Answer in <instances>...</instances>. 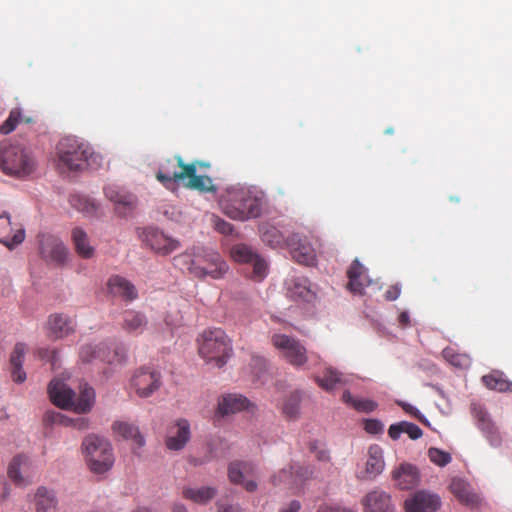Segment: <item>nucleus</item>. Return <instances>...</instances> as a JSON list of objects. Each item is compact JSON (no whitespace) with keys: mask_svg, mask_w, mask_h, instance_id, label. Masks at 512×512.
Here are the masks:
<instances>
[{"mask_svg":"<svg viewBox=\"0 0 512 512\" xmlns=\"http://www.w3.org/2000/svg\"><path fill=\"white\" fill-rule=\"evenodd\" d=\"M287 296L296 302H311L316 294L310 281L304 276H292L285 282Z\"/></svg>","mask_w":512,"mask_h":512,"instance_id":"6ab92c4d","label":"nucleus"},{"mask_svg":"<svg viewBox=\"0 0 512 512\" xmlns=\"http://www.w3.org/2000/svg\"><path fill=\"white\" fill-rule=\"evenodd\" d=\"M1 227L7 229L11 225L9 214L6 212L0 213Z\"/></svg>","mask_w":512,"mask_h":512,"instance_id":"052dcab7","label":"nucleus"},{"mask_svg":"<svg viewBox=\"0 0 512 512\" xmlns=\"http://www.w3.org/2000/svg\"><path fill=\"white\" fill-rule=\"evenodd\" d=\"M95 401V392L92 387L85 385L77 399L74 398V404L72 410L78 413L89 412Z\"/></svg>","mask_w":512,"mask_h":512,"instance_id":"a19ab883","label":"nucleus"},{"mask_svg":"<svg viewBox=\"0 0 512 512\" xmlns=\"http://www.w3.org/2000/svg\"><path fill=\"white\" fill-rule=\"evenodd\" d=\"M34 354L40 360L50 362L52 369H56L58 367L59 357L56 349L38 348Z\"/></svg>","mask_w":512,"mask_h":512,"instance_id":"09e8293b","label":"nucleus"},{"mask_svg":"<svg viewBox=\"0 0 512 512\" xmlns=\"http://www.w3.org/2000/svg\"><path fill=\"white\" fill-rule=\"evenodd\" d=\"M186 179H188V182L185 184V187L189 189L200 192L216 191V186L214 185L213 180L206 175H197V173H195V168L191 175H186Z\"/></svg>","mask_w":512,"mask_h":512,"instance_id":"58836bf2","label":"nucleus"},{"mask_svg":"<svg viewBox=\"0 0 512 512\" xmlns=\"http://www.w3.org/2000/svg\"><path fill=\"white\" fill-rule=\"evenodd\" d=\"M300 509V503L298 501H292L289 504V507L283 509L281 512H298Z\"/></svg>","mask_w":512,"mask_h":512,"instance_id":"e2e57ef3","label":"nucleus"},{"mask_svg":"<svg viewBox=\"0 0 512 512\" xmlns=\"http://www.w3.org/2000/svg\"><path fill=\"white\" fill-rule=\"evenodd\" d=\"M37 168V161L30 149L10 141L0 143V169L16 178H26Z\"/></svg>","mask_w":512,"mask_h":512,"instance_id":"f03ea898","label":"nucleus"},{"mask_svg":"<svg viewBox=\"0 0 512 512\" xmlns=\"http://www.w3.org/2000/svg\"><path fill=\"white\" fill-rule=\"evenodd\" d=\"M249 400L239 394H228L218 401L217 414L226 416L240 412L249 407Z\"/></svg>","mask_w":512,"mask_h":512,"instance_id":"c85d7f7f","label":"nucleus"},{"mask_svg":"<svg viewBox=\"0 0 512 512\" xmlns=\"http://www.w3.org/2000/svg\"><path fill=\"white\" fill-rule=\"evenodd\" d=\"M90 470L97 474L107 472L114 463L111 444L97 435L87 436L82 444Z\"/></svg>","mask_w":512,"mask_h":512,"instance_id":"0eeeda50","label":"nucleus"},{"mask_svg":"<svg viewBox=\"0 0 512 512\" xmlns=\"http://www.w3.org/2000/svg\"><path fill=\"white\" fill-rule=\"evenodd\" d=\"M48 336L52 339H62L75 330L74 321L63 313H55L49 316L48 322Z\"/></svg>","mask_w":512,"mask_h":512,"instance_id":"b1692460","label":"nucleus"},{"mask_svg":"<svg viewBox=\"0 0 512 512\" xmlns=\"http://www.w3.org/2000/svg\"><path fill=\"white\" fill-rule=\"evenodd\" d=\"M256 467L250 462H233L229 465L228 476L231 482L241 484L248 492H253L257 488L254 480L247 477L254 476Z\"/></svg>","mask_w":512,"mask_h":512,"instance_id":"412c9836","label":"nucleus"},{"mask_svg":"<svg viewBox=\"0 0 512 512\" xmlns=\"http://www.w3.org/2000/svg\"><path fill=\"white\" fill-rule=\"evenodd\" d=\"M108 292L114 297H120L125 301H133L138 297L135 286L126 278L113 275L107 282Z\"/></svg>","mask_w":512,"mask_h":512,"instance_id":"bb28decb","label":"nucleus"},{"mask_svg":"<svg viewBox=\"0 0 512 512\" xmlns=\"http://www.w3.org/2000/svg\"><path fill=\"white\" fill-rule=\"evenodd\" d=\"M71 239L76 253L84 259H90L94 256L95 249L90 245L87 233L80 227H75L71 231Z\"/></svg>","mask_w":512,"mask_h":512,"instance_id":"2f4dec72","label":"nucleus"},{"mask_svg":"<svg viewBox=\"0 0 512 512\" xmlns=\"http://www.w3.org/2000/svg\"><path fill=\"white\" fill-rule=\"evenodd\" d=\"M36 512H54L57 507L55 493L46 487H39L35 494Z\"/></svg>","mask_w":512,"mask_h":512,"instance_id":"c9c22d12","label":"nucleus"},{"mask_svg":"<svg viewBox=\"0 0 512 512\" xmlns=\"http://www.w3.org/2000/svg\"><path fill=\"white\" fill-rule=\"evenodd\" d=\"M262 241L271 248H283L287 246V239L275 226L264 223L259 227Z\"/></svg>","mask_w":512,"mask_h":512,"instance_id":"f704fd0d","label":"nucleus"},{"mask_svg":"<svg viewBox=\"0 0 512 512\" xmlns=\"http://www.w3.org/2000/svg\"><path fill=\"white\" fill-rule=\"evenodd\" d=\"M293 466H290L289 469H282L277 475L272 477V483L274 485H280L282 483L288 484L290 486L296 484L297 478L302 477L304 474L300 473L298 470L296 471V475L293 473Z\"/></svg>","mask_w":512,"mask_h":512,"instance_id":"a18cd8bd","label":"nucleus"},{"mask_svg":"<svg viewBox=\"0 0 512 512\" xmlns=\"http://www.w3.org/2000/svg\"><path fill=\"white\" fill-rule=\"evenodd\" d=\"M233 352L231 340L221 328H210L203 331L199 344V353L208 362L217 367L227 363Z\"/></svg>","mask_w":512,"mask_h":512,"instance_id":"423d86ee","label":"nucleus"},{"mask_svg":"<svg viewBox=\"0 0 512 512\" xmlns=\"http://www.w3.org/2000/svg\"><path fill=\"white\" fill-rule=\"evenodd\" d=\"M7 474L16 486L26 487L34 481L35 468L28 456L19 454L9 463Z\"/></svg>","mask_w":512,"mask_h":512,"instance_id":"4468645a","label":"nucleus"},{"mask_svg":"<svg viewBox=\"0 0 512 512\" xmlns=\"http://www.w3.org/2000/svg\"><path fill=\"white\" fill-rule=\"evenodd\" d=\"M172 512H187V509L183 505H175Z\"/></svg>","mask_w":512,"mask_h":512,"instance_id":"69168bd1","label":"nucleus"},{"mask_svg":"<svg viewBox=\"0 0 512 512\" xmlns=\"http://www.w3.org/2000/svg\"><path fill=\"white\" fill-rule=\"evenodd\" d=\"M365 512H395L391 497L384 491L374 490L362 500Z\"/></svg>","mask_w":512,"mask_h":512,"instance_id":"a878e982","label":"nucleus"},{"mask_svg":"<svg viewBox=\"0 0 512 512\" xmlns=\"http://www.w3.org/2000/svg\"><path fill=\"white\" fill-rule=\"evenodd\" d=\"M449 488L462 505L470 509H478L481 506L482 498L464 480L452 479Z\"/></svg>","mask_w":512,"mask_h":512,"instance_id":"4be33fe9","label":"nucleus"},{"mask_svg":"<svg viewBox=\"0 0 512 512\" xmlns=\"http://www.w3.org/2000/svg\"><path fill=\"white\" fill-rule=\"evenodd\" d=\"M26 351V344L19 342L15 344L10 355L11 377L16 383H23L26 380V373L22 368Z\"/></svg>","mask_w":512,"mask_h":512,"instance_id":"c756f323","label":"nucleus"},{"mask_svg":"<svg viewBox=\"0 0 512 512\" xmlns=\"http://www.w3.org/2000/svg\"><path fill=\"white\" fill-rule=\"evenodd\" d=\"M147 325L146 316L134 310H127L123 313L122 329L130 334H140Z\"/></svg>","mask_w":512,"mask_h":512,"instance_id":"72a5a7b5","label":"nucleus"},{"mask_svg":"<svg viewBox=\"0 0 512 512\" xmlns=\"http://www.w3.org/2000/svg\"><path fill=\"white\" fill-rule=\"evenodd\" d=\"M37 239L39 254L45 262L58 266L66 262L69 251L60 238L52 234L41 233Z\"/></svg>","mask_w":512,"mask_h":512,"instance_id":"9d476101","label":"nucleus"},{"mask_svg":"<svg viewBox=\"0 0 512 512\" xmlns=\"http://www.w3.org/2000/svg\"><path fill=\"white\" fill-rule=\"evenodd\" d=\"M317 385L325 391H332L345 384L344 375L333 367H326L322 375L314 377Z\"/></svg>","mask_w":512,"mask_h":512,"instance_id":"7c9ffc66","label":"nucleus"},{"mask_svg":"<svg viewBox=\"0 0 512 512\" xmlns=\"http://www.w3.org/2000/svg\"><path fill=\"white\" fill-rule=\"evenodd\" d=\"M364 429L369 434L377 435L382 433L383 424L379 420L369 419L365 421Z\"/></svg>","mask_w":512,"mask_h":512,"instance_id":"603ef678","label":"nucleus"},{"mask_svg":"<svg viewBox=\"0 0 512 512\" xmlns=\"http://www.w3.org/2000/svg\"><path fill=\"white\" fill-rule=\"evenodd\" d=\"M398 323L402 328L410 325V317L406 311H403L398 316Z\"/></svg>","mask_w":512,"mask_h":512,"instance_id":"13d9d810","label":"nucleus"},{"mask_svg":"<svg viewBox=\"0 0 512 512\" xmlns=\"http://www.w3.org/2000/svg\"><path fill=\"white\" fill-rule=\"evenodd\" d=\"M300 401L301 399L299 393H292L283 404V414L290 419L295 418L299 413Z\"/></svg>","mask_w":512,"mask_h":512,"instance_id":"49530a36","label":"nucleus"},{"mask_svg":"<svg viewBox=\"0 0 512 512\" xmlns=\"http://www.w3.org/2000/svg\"><path fill=\"white\" fill-rule=\"evenodd\" d=\"M113 431L119 436L127 440H132L137 448H141L145 444L144 437L140 434L138 427L128 422H115Z\"/></svg>","mask_w":512,"mask_h":512,"instance_id":"e433bc0d","label":"nucleus"},{"mask_svg":"<svg viewBox=\"0 0 512 512\" xmlns=\"http://www.w3.org/2000/svg\"><path fill=\"white\" fill-rule=\"evenodd\" d=\"M105 196L115 203L116 209L120 214H126V212L131 211L136 204V197L118 187L116 185H107L104 188Z\"/></svg>","mask_w":512,"mask_h":512,"instance_id":"393cba45","label":"nucleus"},{"mask_svg":"<svg viewBox=\"0 0 512 512\" xmlns=\"http://www.w3.org/2000/svg\"><path fill=\"white\" fill-rule=\"evenodd\" d=\"M444 359L455 367L462 369L471 365V358L465 353H459L454 348L447 347L442 351Z\"/></svg>","mask_w":512,"mask_h":512,"instance_id":"37998d69","label":"nucleus"},{"mask_svg":"<svg viewBox=\"0 0 512 512\" xmlns=\"http://www.w3.org/2000/svg\"><path fill=\"white\" fill-rule=\"evenodd\" d=\"M441 506L440 497L427 491H417L405 501L406 512H436Z\"/></svg>","mask_w":512,"mask_h":512,"instance_id":"a211bd4d","label":"nucleus"},{"mask_svg":"<svg viewBox=\"0 0 512 512\" xmlns=\"http://www.w3.org/2000/svg\"><path fill=\"white\" fill-rule=\"evenodd\" d=\"M46 419L51 420L52 422H60L62 419V415L56 412H47Z\"/></svg>","mask_w":512,"mask_h":512,"instance_id":"0e129e2a","label":"nucleus"},{"mask_svg":"<svg viewBox=\"0 0 512 512\" xmlns=\"http://www.w3.org/2000/svg\"><path fill=\"white\" fill-rule=\"evenodd\" d=\"M347 277L349 279L347 288L353 294L364 295L366 288L374 284L373 280L367 275V269L358 259L353 260L347 270Z\"/></svg>","mask_w":512,"mask_h":512,"instance_id":"aec40b11","label":"nucleus"},{"mask_svg":"<svg viewBox=\"0 0 512 512\" xmlns=\"http://www.w3.org/2000/svg\"><path fill=\"white\" fill-rule=\"evenodd\" d=\"M174 265L187 269L190 274L197 278L211 277L222 278L228 271L227 263L219 253L212 250H204L192 258L189 254H180L174 257Z\"/></svg>","mask_w":512,"mask_h":512,"instance_id":"7ed1b4c3","label":"nucleus"},{"mask_svg":"<svg viewBox=\"0 0 512 512\" xmlns=\"http://www.w3.org/2000/svg\"><path fill=\"white\" fill-rule=\"evenodd\" d=\"M50 400L54 405L62 409H72L75 393L60 379H53L48 387Z\"/></svg>","mask_w":512,"mask_h":512,"instance_id":"5701e85b","label":"nucleus"},{"mask_svg":"<svg viewBox=\"0 0 512 512\" xmlns=\"http://www.w3.org/2000/svg\"><path fill=\"white\" fill-rule=\"evenodd\" d=\"M401 294V286L398 284L390 286L384 294L387 301L396 300Z\"/></svg>","mask_w":512,"mask_h":512,"instance_id":"5fc2aeb1","label":"nucleus"},{"mask_svg":"<svg viewBox=\"0 0 512 512\" xmlns=\"http://www.w3.org/2000/svg\"><path fill=\"white\" fill-rule=\"evenodd\" d=\"M470 408L476 421V425L483 433L486 440L491 446L499 447L502 444L501 433L484 406L480 403L473 402L471 403Z\"/></svg>","mask_w":512,"mask_h":512,"instance_id":"ddd939ff","label":"nucleus"},{"mask_svg":"<svg viewBox=\"0 0 512 512\" xmlns=\"http://www.w3.org/2000/svg\"><path fill=\"white\" fill-rule=\"evenodd\" d=\"M402 433L408 434L412 440L419 439L423 435L419 426L407 421L392 424L388 429V434L393 440H397Z\"/></svg>","mask_w":512,"mask_h":512,"instance_id":"4c0bfd02","label":"nucleus"},{"mask_svg":"<svg viewBox=\"0 0 512 512\" xmlns=\"http://www.w3.org/2000/svg\"><path fill=\"white\" fill-rule=\"evenodd\" d=\"M74 426L79 430H86L89 427V421L86 418H78L74 421Z\"/></svg>","mask_w":512,"mask_h":512,"instance_id":"bf43d9fd","label":"nucleus"},{"mask_svg":"<svg viewBox=\"0 0 512 512\" xmlns=\"http://www.w3.org/2000/svg\"><path fill=\"white\" fill-rule=\"evenodd\" d=\"M483 384L498 392H512V382L504 378L500 373H491L482 377Z\"/></svg>","mask_w":512,"mask_h":512,"instance_id":"79ce46f5","label":"nucleus"},{"mask_svg":"<svg viewBox=\"0 0 512 512\" xmlns=\"http://www.w3.org/2000/svg\"><path fill=\"white\" fill-rule=\"evenodd\" d=\"M318 459L319 460H327L328 459V455L325 453V452H320L319 455H318Z\"/></svg>","mask_w":512,"mask_h":512,"instance_id":"338daca9","label":"nucleus"},{"mask_svg":"<svg viewBox=\"0 0 512 512\" xmlns=\"http://www.w3.org/2000/svg\"><path fill=\"white\" fill-rule=\"evenodd\" d=\"M182 494L185 499L191 500L197 504H205L216 495V490L212 487H187L183 489Z\"/></svg>","mask_w":512,"mask_h":512,"instance_id":"ea45409f","label":"nucleus"},{"mask_svg":"<svg viewBox=\"0 0 512 512\" xmlns=\"http://www.w3.org/2000/svg\"><path fill=\"white\" fill-rule=\"evenodd\" d=\"M57 166L61 171H81L93 157L90 145L75 136H65L56 147Z\"/></svg>","mask_w":512,"mask_h":512,"instance_id":"20e7f679","label":"nucleus"},{"mask_svg":"<svg viewBox=\"0 0 512 512\" xmlns=\"http://www.w3.org/2000/svg\"><path fill=\"white\" fill-rule=\"evenodd\" d=\"M428 456L431 462L441 467L449 464L452 459L451 455L448 452H445L434 447L428 450Z\"/></svg>","mask_w":512,"mask_h":512,"instance_id":"de8ad7c7","label":"nucleus"},{"mask_svg":"<svg viewBox=\"0 0 512 512\" xmlns=\"http://www.w3.org/2000/svg\"><path fill=\"white\" fill-rule=\"evenodd\" d=\"M213 224L214 228L222 234L229 235L233 232V225L218 216L213 217Z\"/></svg>","mask_w":512,"mask_h":512,"instance_id":"3c124183","label":"nucleus"},{"mask_svg":"<svg viewBox=\"0 0 512 512\" xmlns=\"http://www.w3.org/2000/svg\"><path fill=\"white\" fill-rule=\"evenodd\" d=\"M287 247L293 259L303 265L312 266L316 263V252L312 244L299 234H292L287 238Z\"/></svg>","mask_w":512,"mask_h":512,"instance_id":"dca6fc26","label":"nucleus"},{"mask_svg":"<svg viewBox=\"0 0 512 512\" xmlns=\"http://www.w3.org/2000/svg\"><path fill=\"white\" fill-rule=\"evenodd\" d=\"M25 239V231L24 229H19L13 235L11 240H0L6 247L9 249H13L15 246L21 244Z\"/></svg>","mask_w":512,"mask_h":512,"instance_id":"864d4df0","label":"nucleus"},{"mask_svg":"<svg viewBox=\"0 0 512 512\" xmlns=\"http://www.w3.org/2000/svg\"><path fill=\"white\" fill-rule=\"evenodd\" d=\"M160 386L161 374L147 367L137 369L130 380V387L141 398L150 397Z\"/></svg>","mask_w":512,"mask_h":512,"instance_id":"9b49d317","label":"nucleus"},{"mask_svg":"<svg viewBox=\"0 0 512 512\" xmlns=\"http://www.w3.org/2000/svg\"><path fill=\"white\" fill-rule=\"evenodd\" d=\"M219 512H233V508L231 506L223 507L219 509Z\"/></svg>","mask_w":512,"mask_h":512,"instance_id":"774afa93","label":"nucleus"},{"mask_svg":"<svg viewBox=\"0 0 512 512\" xmlns=\"http://www.w3.org/2000/svg\"><path fill=\"white\" fill-rule=\"evenodd\" d=\"M342 399L358 411L371 412L376 408L375 402L368 399H354L348 391L343 393Z\"/></svg>","mask_w":512,"mask_h":512,"instance_id":"c03bdc74","label":"nucleus"},{"mask_svg":"<svg viewBox=\"0 0 512 512\" xmlns=\"http://www.w3.org/2000/svg\"><path fill=\"white\" fill-rule=\"evenodd\" d=\"M271 343L278 351L279 357L296 369L305 368L310 359L315 365L322 361L318 353L309 354L301 340L294 336L275 333L271 336Z\"/></svg>","mask_w":512,"mask_h":512,"instance_id":"39448f33","label":"nucleus"},{"mask_svg":"<svg viewBox=\"0 0 512 512\" xmlns=\"http://www.w3.org/2000/svg\"><path fill=\"white\" fill-rule=\"evenodd\" d=\"M141 239L151 250L163 256L172 253L180 246L178 240L169 237L155 227L145 228L141 234Z\"/></svg>","mask_w":512,"mask_h":512,"instance_id":"2eb2a0df","label":"nucleus"},{"mask_svg":"<svg viewBox=\"0 0 512 512\" xmlns=\"http://www.w3.org/2000/svg\"><path fill=\"white\" fill-rule=\"evenodd\" d=\"M79 358L84 364H92L97 361L108 364H121L127 358V351L123 346H116L111 351L108 345L104 343L98 345L87 344L81 347Z\"/></svg>","mask_w":512,"mask_h":512,"instance_id":"6e6552de","label":"nucleus"},{"mask_svg":"<svg viewBox=\"0 0 512 512\" xmlns=\"http://www.w3.org/2000/svg\"><path fill=\"white\" fill-rule=\"evenodd\" d=\"M384 469L383 451L380 446L372 445L368 450V459L366 462V479L375 478Z\"/></svg>","mask_w":512,"mask_h":512,"instance_id":"473e14b6","label":"nucleus"},{"mask_svg":"<svg viewBox=\"0 0 512 512\" xmlns=\"http://www.w3.org/2000/svg\"><path fill=\"white\" fill-rule=\"evenodd\" d=\"M194 166L186 165L180 155L163 160L156 173V179L167 189L175 183L186 180V175L193 173Z\"/></svg>","mask_w":512,"mask_h":512,"instance_id":"1a4fd4ad","label":"nucleus"},{"mask_svg":"<svg viewBox=\"0 0 512 512\" xmlns=\"http://www.w3.org/2000/svg\"><path fill=\"white\" fill-rule=\"evenodd\" d=\"M264 204L263 192L244 187L228 188L219 199L222 212L230 219L237 221L259 217Z\"/></svg>","mask_w":512,"mask_h":512,"instance_id":"f257e3e1","label":"nucleus"},{"mask_svg":"<svg viewBox=\"0 0 512 512\" xmlns=\"http://www.w3.org/2000/svg\"><path fill=\"white\" fill-rule=\"evenodd\" d=\"M21 119V112L19 109H13L9 117L4 121V123L0 127V132L2 134L11 133L17 126Z\"/></svg>","mask_w":512,"mask_h":512,"instance_id":"8fccbe9b","label":"nucleus"},{"mask_svg":"<svg viewBox=\"0 0 512 512\" xmlns=\"http://www.w3.org/2000/svg\"><path fill=\"white\" fill-rule=\"evenodd\" d=\"M232 258L239 263L252 265L251 278L254 281H262L267 274V263L250 246L237 244L231 249Z\"/></svg>","mask_w":512,"mask_h":512,"instance_id":"f8f14e48","label":"nucleus"},{"mask_svg":"<svg viewBox=\"0 0 512 512\" xmlns=\"http://www.w3.org/2000/svg\"><path fill=\"white\" fill-rule=\"evenodd\" d=\"M318 512H353V510L348 508L321 506Z\"/></svg>","mask_w":512,"mask_h":512,"instance_id":"4d7b16f0","label":"nucleus"},{"mask_svg":"<svg viewBox=\"0 0 512 512\" xmlns=\"http://www.w3.org/2000/svg\"><path fill=\"white\" fill-rule=\"evenodd\" d=\"M393 480L401 490H409L419 483V473L415 466L404 463L392 473Z\"/></svg>","mask_w":512,"mask_h":512,"instance_id":"cd10ccee","label":"nucleus"},{"mask_svg":"<svg viewBox=\"0 0 512 512\" xmlns=\"http://www.w3.org/2000/svg\"><path fill=\"white\" fill-rule=\"evenodd\" d=\"M187 165H193L195 166V173H197L198 168H209L210 164L201 160H195L191 163H188Z\"/></svg>","mask_w":512,"mask_h":512,"instance_id":"680f3d73","label":"nucleus"},{"mask_svg":"<svg viewBox=\"0 0 512 512\" xmlns=\"http://www.w3.org/2000/svg\"><path fill=\"white\" fill-rule=\"evenodd\" d=\"M400 405L405 412L413 415L414 417L418 418L419 420H422L421 415L417 408H415L414 406L407 404V403H401Z\"/></svg>","mask_w":512,"mask_h":512,"instance_id":"6e6d98bb","label":"nucleus"},{"mask_svg":"<svg viewBox=\"0 0 512 512\" xmlns=\"http://www.w3.org/2000/svg\"><path fill=\"white\" fill-rule=\"evenodd\" d=\"M190 438V423L188 420L180 418L168 427L165 445L169 450L179 451L186 446Z\"/></svg>","mask_w":512,"mask_h":512,"instance_id":"f3484780","label":"nucleus"}]
</instances>
